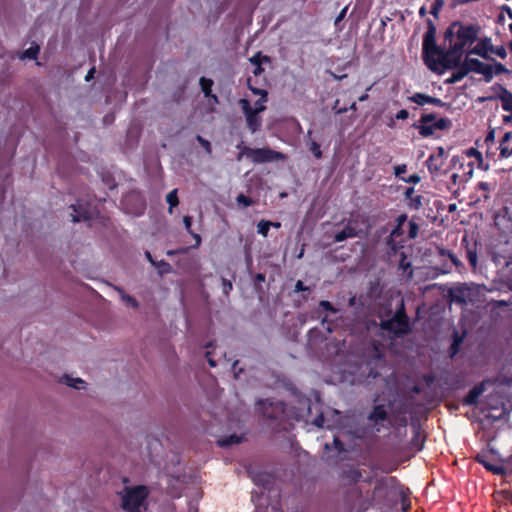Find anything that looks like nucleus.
I'll use <instances>...</instances> for the list:
<instances>
[{
    "label": "nucleus",
    "instance_id": "f257e3e1",
    "mask_svg": "<svg viewBox=\"0 0 512 512\" xmlns=\"http://www.w3.org/2000/svg\"><path fill=\"white\" fill-rule=\"evenodd\" d=\"M292 394L298 404L293 415H290L282 401L260 400L257 403L267 425L275 432L288 430L291 426V419L300 420L311 414V400L297 392L295 388L292 390Z\"/></svg>",
    "mask_w": 512,
    "mask_h": 512
},
{
    "label": "nucleus",
    "instance_id": "f03ea898",
    "mask_svg": "<svg viewBox=\"0 0 512 512\" xmlns=\"http://www.w3.org/2000/svg\"><path fill=\"white\" fill-rule=\"evenodd\" d=\"M427 30L423 36L422 58L425 65L433 72L439 71V66L443 69H454L462 65L464 50L452 52V46L447 49L438 46L436 43L437 28L433 20L426 19Z\"/></svg>",
    "mask_w": 512,
    "mask_h": 512
},
{
    "label": "nucleus",
    "instance_id": "7ed1b4c3",
    "mask_svg": "<svg viewBox=\"0 0 512 512\" xmlns=\"http://www.w3.org/2000/svg\"><path fill=\"white\" fill-rule=\"evenodd\" d=\"M379 327L395 337H401L411 332L410 319L407 316L403 299L399 301L396 310L391 317L380 321Z\"/></svg>",
    "mask_w": 512,
    "mask_h": 512
},
{
    "label": "nucleus",
    "instance_id": "20e7f679",
    "mask_svg": "<svg viewBox=\"0 0 512 512\" xmlns=\"http://www.w3.org/2000/svg\"><path fill=\"white\" fill-rule=\"evenodd\" d=\"M447 158L448 154L443 147H437L435 151L429 155L428 159L426 160V166L433 178L445 175L450 168H456L457 166L461 168L464 164L463 157L453 156L450 161V165L447 167Z\"/></svg>",
    "mask_w": 512,
    "mask_h": 512
},
{
    "label": "nucleus",
    "instance_id": "39448f33",
    "mask_svg": "<svg viewBox=\"0 0 512 512\" xmlns=\"http://www.w3.org/2000/svg\"><path fill=\"white\" fill-rule=\"evenodd\" d=\"M237 149L240 150L239 154L237 155L238 161H241L243 156L249 158L254 164H262L279 160L282 161L286 159L285 154L272 150L268 147L251 148L245 146L243 142H241L237 145Z\"/></svg>",
    "mask_w": 512,
    "mask_h": 512
},
{
    "label": "nucleus",
    "instance_id": "423d86ee",
    "mask_svg": "<svg viewBox=\"0 0 512 512\" xmlns=\"http://www.w3.org/2000/svg\"><path fill=\"white\" fill-rule=\"evenodd\" d=\"M122 497V508L125 512H143L149 490L144 485L126 487Z\"/></svg>",
    "mask_w": 512,
    "mask_h": 512
},
{
    "label": "nucleus",
    "instance_id": "0eeeda50",
    "mask_svg": "<svg viewBox=\"0 0 512 512\" xmlns=\"http://www.w3.org/2000/svg\"><path fill=\"white\" fill-rule=\"evenodd\" d=\"M453 27H458L456 41L452 46V52L465 50L467 46L472 45L480 33V26L477 24H465L461 21H453Z\"/></svg>",
    "mask_w": 512,
    "mask_h": 512
},
{
    "label": "nucleus",
    "instance_id": "6e6552de",
    "mask_svg": "<svg viewBox=\"0 0 512 512\" xmlns=\"http://www.w3.org/2000/svg\"><path fill=\"white\" fill-rule=\"evenodd\" d=\"M464 64L468 70V73L474 72L484 76L486 82H490L493 79V68L490 64H485L476 58H470L466 56Z\"/></svg>",
    "mask_w": 512,
    "mask_h": 512
},
{
    "label": "nucleus",
    "instance_id": "1a4fd4ad",
    "mask_svg": "<svg viewBox=\"0 0 512 512\" xmlns=\"http://www.w3.org/2000/svg\"><path fill=\"white\" fill-rule=\"evenodd\" d=\"M241 109L246 117L247 127L252 133H255L261 128L262 120L257 111H253V107L247 99L239 101Z\"/></svg>",
    "mask_w": 512,
    "mask_h": 512
},
{
    "label": "nucleus",
    "instance_id": "9d476101",
    "mask_svg": "<svg viewBox=\"0 0 512 512\" xmlns=\"http://www.w3.org/2000/svg\"><path fill=\"white\" fill-rule=\"evenodd\" d=\"M408 100L416 103L419 106H424L426 104H431L437 107H446L448 104L444 101H442L440 98H436L433 96H430L428 94L417 92L413 94L412 96L408 97Z\"/></svg>",
    "mask_w": 512,
    "mask_h": 512
},
{
    "label": "nucleus",
    "instance_id": "9b49d317",
    "mask_svg": "<svg viewBox=\"0 0 512 512\" xmlns=\"http://www.w3.org/2000/svg\"><path fill=\"white\" fill-rule=\"evenodd\" d=\"M492 50H493V44H492V41H491V38L489 37H484L482 39H480L478 41V43L471 49L467 52V54H475V55H478L480 56L481 58L483 59H491L490 56L488 55L489 52L492 53Z\"/></svg>",
    "mask_w": 512,
    "mask_h": 512
},
{
    "label": "nucleus",
    "instance_id": "f8f14e48",
    "mask_svg": "<svg viewBox=\"0 0 512 512\" xmlns=\"http://www.w3.org/2000/svg\"><path fill=\"white\" fill-rule=\"evenodd\" d=\"M488 380H483L482 382L476 384L473 388H471L468 392V394L463 399V405L466 406H473L477 405L479 397L485 392L486 390V383Z\"/></svg>",
    "mask_w": 512,
    "mask_h": 512
},
{
    "label": "nucleus",
    "instance_id": "ddd939ff",
    "mask_svg": "<svg viewBox=\"0 0 512 512\" xmlns=\"http://www.w3.org/2000/svg\"><path fill=\"white\" fill-rule=\"evenodd\" d=\"M325 311V312H330V313H333V314H336L338 313V309L335 308L332 303H330L329 301L327 300H321L318 304V307L312 311L311 313V318L312 319H321V322L322 324H324L325 322H327V315L323 316L322 317V312Z\"/></svg>",
    "mask_w": 512,
    "mask_h": 512
},
{
    "label": "nucleus",
    "instance_id": "4468645a",
    "mask_svg": "<svg viewBox=\"0 0 512 512\" xmlns=\"http://www.w3.org/2000/svg\"><path fill=\"white\" fill-rule=\"evenodd\" d=\"M71 208L74 212V214H72L73 222L87 221L92 218L91 210L87 206L82 205L80 201H77L76 204H72Z\"/></svg>",
    "mask_w": 512,
    "mask_h": 512
},
{
    "label": "nucleus",
    "instance_id": "2eb2a0df",
    "mask_svg": "<svg viewBox=\"0 0 512 512\" xmlns=\"http://www.w3.org/2000/svg\"><path fill=\"white\" fill-rule=\"evenodd\" d=\"M468 288L465 284H461L455 288H451L449 290V297L451 302H454L456 304L460 305H466L467 304V294H468Z\"/></svg>",
    "mask_w": 512,
    "mask_h": 512
},
{
    "label": "nucleus",
    "instance_id": "dca6fc26",
    "mask_svg": "<svg viewBox=\"0 0 512 512\" xmlns=\"http://www.w3.org/2000/svg\"><path fill=\"white\" fill-rule=\"evenodd\" d=\"M464 243L466 244L465 245L466 258H467L469 264L471 265V267L476 268L477 264H478L477 243L474 242L473 244L470 245L466 237H464L462 239V244H464Z\"/></svg>",
    "mask_w": 512,
    "mask_h": 512
},
{
    "label": "nucleus",
    "instance_id": "f3484780",
    "mask_svg": "<svg viewBox=\"0 0 512 512\" xmlns=\"http://www.w3.org/2000/svg\"><path fill=\"white\" fill-rule=\"evenodd\" d=\"M414 192L413 187H408L404 192V196L408 200L409 208L418 210L422 206L423 197L421 195H414Z\"/></svg>",
    "mask_w": 512,
    "mask_h": 512
},
{
    "label": "nucleus",
    "instance_id": "a211bd4d",
    "mask_svg": "<svg viewBox=\"0 0 512 512\" xmlns=\"http://www.w3.org/2000/svg\"><path fill=\"white\" fill-rule=\"evenodd\" d=\"M199 84L205 97L212 99L214 103L219 102L217 95L212 93V86L214 84L212 79L201 77L199 79Z\"/></svg>",
    "mask_w": 512,
    "mask_h": 512
},
{
    "label": "nucleus",
    "instance_id": "6ab92c4d",
    "mask_svg": "<svg viewBox=\"0 0 512 512\" xmlns=\"http://www.w3.org/2000/svg\"><path fill=\"white\" fill-rule=\"evenodd\" d=\"M388 419V413L383 405H376L368 415V420L374 423L386 421Z\"/></svg>",
    "mask_w": 512,
    "mask_h": 512
},
{
    "label": "nucleus",
    "instance_id": "aec40b11",
    "mask_svg": "<svg viewBox=\"0 0 512 512\" xmlns=\"http://www.w3.org/2000/svg\"><path fill=\"white\" fill-rule=\"evenodd\" d=\"M512 139V131L504 134L500 141L498 149L500 150V158H508L512 155V147L509 145V141Z\"/></svg>",
    "mask_w": 512,
    "mask_h": 512
},
{
    "label": "nucleus",
    "instance_id": "412c9836",
    "mask_svg": "<svg viewBox=\"0 0 512 512\" xmlns=\"http://www.w3.org/2000/svg\"><path fill=\"white\" fill-rule=\"evenodd\" d=\"M385 245L387 247V250H388V254L389 255H395L397 254V252L403 248V240L402 239H399L395 236H392V234H390L387 238H386V241H385Z\"/></svg>",
    "mask_w": 512,
    "mask_h": 512
},
{
    "label": "nucleus",
    "instance_id": "4be33fe9",
    "mask_svg": "<svg viewBox=\"0 0 512 512\" xmlns=\"http://www.w3.org/2000/svg\"><path fill=\"white\" fill-rule=\"evenodd\" d=\"M455 69L457 70L453 72L448 79H446V84H455L461 81L468 74V70L464 62L462 63V65L456 67Z\"/></svg>",
    "mask_w": 512,
    "mask_h": 512
},
{
    "label": "nucleus",
    "instance_id": "5701e85b",
    "mask_svg": "<svg viewBox=\"0 0 512 512\" xmlns=\"http://www.w3.org/2000/svg\"><path fill=\"white\" fill-rule=\"evenodd\" d=\"M412 127L417 129L419 131V134L423 138H428V137L432 136L434 134V131L437 130V128L434 127V122L431 124L430 123H428V124L413 123Z\"/></svg>",
    "mask_w": 512,
    "mask_h": 512
},
{
    "label": "nucleus",
    "instance_id": "b1692460",
    "mask_svg": "<svg viewBox=\"0 0 512 512\" xmlns=\"http://www.w3.org/2000/svg\"><path fill=\"white\" fill-rule=\"evenodd\" d=\"M132 199H135L136 202H137L136 203V207L132 211V213H134L136 215L142 214L143 211L145 210L146 205H145V202L140 197H138L137 195L130 194V195L125 196L123 201H122V204H126L127 202H129Z\"/></svg>",
    "mask_w": 512,
    "mask_h": 512
},
{
    "label": "nucleus",
    "instance_id": "393cba45",
    "mask_svg": "<svg viewBox=\"0 0 512 512\" xmlns=\"http://www.w3.org/2000/svg\"><path fill=\"white\" fill-rule=\"evenodd\" d=\"M396 225L390 232L392 236L402 239L401 237L404 235L403 225L407 221V215L401 214L396 218Z\"/></svg>",
    "mask_w": 512,
    "mask_h": 512
},
{
    "label": "nucleus",
    "instance_id": "a878e982",
    "mask_svg": "<svg viewBox=\"0 0 512 512\" xmlns=\"http://www.w3.org/2000/svg\"><path fill=\"white\" fill-rule=\"evenodd\" d=\"M62 380L67 386L73 387L75 389H83V388H85V385H86V382L84 380H82L81 378H73L67 374H65L62 377Z\"/></svg>",
    "mask_w": 512,
    "mask_h": 512
},
{
    "label": "nucleus",
    "instance_id": "bb28decb",
    "mask_svg": "<svg viewBox=\"0 0 512 512\" xmlns=\"http://www.w3.org/2000/svg\"><path fill=\"white\" fill-rule=\"evenodd\" d=\"M476 460L478 463L482 464L488 471L493 472L496 475H501L504 473V469L501 466H495L484 459L483 456L477 455Z\"/></svg>",
    "mask_w": 512,
    "mask_h": 512
},
{
    "label": "nucleus",
    "instance_id": "cd10ccee",
    "mask_svg": "<svg viewBox=\"0 0 512 512\" xmlns=\"http://www.w3.org/2000/svg\"><path fill=\"white\" fill-rule=\"evenodd\" d=\"M462 342L463 336L459 335L458 332L454 331L453 342L449 349L451 357L455 356L459 352L460 345L462 344Z\"/></svg>",
    "mask_w": 512,
    "mask_h": 512
},
{
    "label": "nucleus",
    "instance_id": "c85d7f7f",
    "mask_svg": "<svg viewBox=\"0 0 512 512\" xmlns=\"http://www.w3.org/2000/svg\"><path fill=\"white\" fill-rule=\"evenodd\" d=\"M117 291L119 292V294L121 295V299L122 301L129 307H132V308H138L139 306V303L138 301L125 293V291L122 289V288H117Z\"/></svg>",
    "mask_w": 512,
    "mask_h": 512
},
{
    "label": "nucleus",
    "instance_id": "c756f323",
    "mask_svg": "<svg viewBox=\"0 0 512 512\" xmlns=\"http://www.w3.org/2000/svg\"><path fill=\"white\" fill-rule=\"evenodd\" d=\"M177 192H178L177 189H173L166 196V201L169 204V213H172L173 208H175L179 204Z\"/></svg>",
    "mask_w": 512,
    "mask_h": 512
},
{
    "label": "nucleus",
    "instance_id": "7c9ffc66",
    "mask_svg": "<svg viewBox=\"0 0 512 512\" xmlns=\"http://www.w3.org/2000/svg\"><path fill=\"white\" fill-rule=\"evenodd\" d=\"M40 52V47L37 44H32L28 49H26L22 55L21 58H28V59H37L38 54Z\"/></svg>",
    "mask_w": 512,
    "mask_h": 512
},
{
    "label": "nucleus",
    "instance_id": "2f4dec72",
    "mask_svg": "<svg viewBox=\"0 0 512 512\" xmlns=\"http://www.w3.org/2000/svg\"><path fill=\"white\" fill-rule=\"evenodd\" d=\"M324 448L326 451L335 448L339 454L345 451L344 444L338 437H334L332 444L326 443Z\"/></svg>",
    "mask_w": 512,
    "mask_h": 512
},
{
    "label": "nucleus",
    "instance_id": "473e14b6",
    "mask_svg": "<svg viewBox=\"0 0 512 512\" xmlns=\"http://www.w3.org/2000/svg\"><path fill=\"white\" fill-rule=\"evenodd\" d=\"M273 222L268 220H260L257 224V232L262 236L266 237L269 233L270 227H272Z\"/></svg>",
    "mask_w": 512,
    "mask_h": 512
},
{
    "label": "nucleus",
    "instance_id": "72a5a7b5",
    "mask_svg": "<svg viewBox=\"0 0 512 512\" xmlns=\"http://www.w3.org/2000/svg\"><path fill=\"white\" fill-rule=\"evenodd\" d=\"M252 480L255 484L257 485H261L263 487H267L268 484L270 483L269 481V475L266 474V473H259V474H256V475H252Z\"/></svg>",
    "mask_w": 512,
    "mask_h": 512
},
{
    "label": "nucleus",
    "instance_id": "f704fd0d",
    "mask_svg": "<svg viewBox=\"0 0 512 512\" xmlns=\"http://www.w3.org/2000/svg\"><path fill=\"white\" fill-rule=\"evenodd\" d=\"M458 27H453V22L444 32V40L449 42V45L454 44L453 39L456 38Z\"/></svg>",
    "mask_w": 512,
    "mask_h": 512
},
{
    "label": "nucleus",
    "instance_id": "c9c22d12",
    "mask_svg": "<svg viewBox=\"0 0 512 512\" xmlns=\"http://www.w3.org/2000/svg\"><path fill=\"white\" fill-rule=\"evenodd\" d=\"M392 315H393V313H392V308H391L390 303L382 305L377 312V316H378V318H380V321L382 319H388Z\"/></svg>",
    "mask_w": 512,
    "mask_h": 512
},
{
    "label": "nucleus",
    "instance_id": "e433bc0d",
    "mask_svg": "<svg viewBox=\"0 0 512 512\" xmlns=\"http://www.w3.org/2000/svg\"><path fill=\"white\" fill-rule=\"evenodd\" d=\"M241 442V438L237 435H230L229 437L223 438L218 441L219 446L227 447L233 444H239Z\"/></svg>",
    "mask_w": 512,
    "mask_h": 512
},
{
    "label": "nucleus",
    "instance_id": "4c0bfd02",
    "mask_svg": "<svg viewBox=\"0 0 512 512\" xmlns=\"http://www.w3.org/2000/svg\"><path fill=\"white\" fill-rule=\"evenodd\" d=\"M452 122L449 118L443 117L434 122V127L437 128V130H447L451 128Z\"/></svg>",
    "mask_w": 512,
    "mask_h": 512
},
{
    "label": "nucleus",
    "instance_id": "58836bf2",
    "mask_svg": "<svg viewBox=\"0 0 512 512\" xmlns=\"http://www.w3.org/2000/svg\"><path fill=\"white\" fill-rule=\"evenodd\" d=\"M268 100V93H263L262 96L255 102V108H253V111H257L258 113L263 112L266 107L265 103Z\"/></svg>",
    "mask_w": 512,
    "mask_h": 512
},
{
    "label": "nucleus",
    "instance_id": "ea45409f",
    "mask_svg": "<svg viewBox=\"0 0 512 512\" xmlns=\"http://www.w3.org/2000/svg\"><path fill=\"white\" fill-rule=\"evenodd\" d=\"M492 68H493V76L511 73V70H509L504 64H502L500 62H495L494 65L492 66Z\"/></svg>",
    "mask_w": 512,
    "mask_h": 512
},
{
    "label": "nucleus",
    "instance_id": "a19ab883",
    "mask_svg": "<svg viewBox=\"0 0 512 512\" xmlns=\"http://www.w3.org/2000/svg\"><path fill=\"white\" fill-rule=\"evenodd\" d=\"M250 62L253 65H262L263 62H270V58L267 55H262L261 52H258L250 58Z\"/></svg>",
    "mask_w": 512,
    "mask_h": 512
},
{
    "label": "nucleus",
    "instance_id": "79ce46f5",
    "mask_svg": "<svg viewBox=\"0 0 512 512\" xmlns=\"http://www.w3.org/2000/svg\"><path fill=\"white\" fill-rule=\"evenodd\" d=\"M444 6V0H435L430 9V14H432L436 19L439 17V12Z\"/></svg>",
    "mask_w": 512,
    "mask_h": 512
},
{
    "label": "nucleus",
    "instance_id": "37998d69",
    "mask_svg": "<svg viewBox=\"0 0 512 512\" xmlns=\"http://www.w3.org/2000/svg\"><path fill=\"white\" fill-rule=\"evenodd\" d=\"M436 121V114L435 113H426V114H422L420 119L418 120L417 123L419 124H428V123H433Z\"/></svg>",
    "mask_w": 512,
    "mask_h": 512
},
{
    "label": "nucleus",
    "instance_id": "c03bdc74",
    "mask_svg": "<svg viewBox=\"0 0 512 512\" xmlns=\"http://www.w3.org/2000/svg\"><path fill=\"white\" fill-rule=\"evenodd\" d=\"M408 226H409L408 237L410 239L416 238L418 235V231H419L418 224L414 221H409Z\"/></svg>",
    "mask_w": 512,
    "mask_h": 512
},
{
    "label": "nucleus",
    "instance_id": "a18cd8bd",
    "mask_svg": "<svg viewBox=\"0 0 512 512\" xmlns=\"http://www.w3.org/2000/svg\"><path fill=\"white\" fill-rule=\"evenodd\" d=\"M440 254L442 256H448L449 259L451 260V262L456 266V267H459L461 265V262L460 260L457 258V256L453 253H451L450 251L448 250H444V249H441L440 250Z\"/></svg>",
    "mask_w": 512,
    "mask_h": 512
},
{
    "label": "nucleus",
    "instance_id": "49530a36",
    "mask_svg": "<svg viewBox=\"0 0 512 512\" xmlns=\"http://www.w3.org/2000/svg\"><path fill=\"white\" fill-rule=\"evenodd\" d=\"M236 201H237L238 204H241L244 207H249V206H251L253 204V200L250 197H248V196H246L244 194H239L236 197Z\"/></svg>",
    "mask_w": 512,
    "mask_h": 512
},
{
    "label": "nucleus",
    "instance_id": "de8ad7c7",
    "mask_svg": "<svg viewBox=\"0 0 512 512\" xmlns=\"http://www.w3.org/2000/svg\"><path fill=\"white\" fill-rule=\"evenodd\" d=\"M196 140L205 149L208 154L212 153L211 143L200 135H197Z\"/></svg>",
    "mask_w": 512,
    "mask_h": 512
},
{
    "label": "nucleus",
    "instance_id": "09e8293b",
    "mask_svg": "<svg viewBox=\"0 0 512 512\" xmlns=\"http://www.w3.org/2000/svg\"><path fill=\"white\" fill-rule=\"evenodd\" d=\"M310 151L316 159L322 158V151L320 145L316 141H312L310 144Z\"/></svg>",
    "mask_w": 512,
    "mask_h": 512
},
{
    "label": "nucleus",
    "instance_id": "8fccbe9b",
    "mask_svg": "<svg viewBox=\"0 0 512 512\" xmlns=\"http://www.w3.org/2000/svg\"><path fill=\"white\" fill-rule=\"evenodd\" d=\"M154 267L161 268V270L159 271V273L161 275L165 274V273H168L171 270L170 264L168 262L164 261V260L157 261V264L154 265Z\"/></svg>",
    "mask_w": 512,
    "mask_h": 512
},
{
    "label": "nucleus",
    "instance_id": "3c124183",
    "mask_svg": "<svg viewBox=\"0 0 512 512\" xmlns=\"http://www.w3.org/2000/svg\"><path fill=\"white\" fill-rule=\"evenodd\" d=\"M251 78H248L247 79V86H248V89L254 94V95H259L260 97L262 96L263 93H268L265 89H261V88H258V87H255L252 85L251 83Z\"/></svg>",
    "mask_w": 512,
    "mask_h": 512
},
{
    "label": "nucleus",
    "instance_id": "603ef678",
    "mask_svg": "<svg viewBox=\"0 0 512 512\" xmlns=\"http://www.w3.org/2000/svg\"><path fill=\"white\" fill-rule=\"evenodd\" d=\"M477 190L484 192L483 197L485 199L489 198V195L487 194V192L490 191V184L488 182H484V181L479 182L477 184Z\"/></svg>",
    "mask_w": 512,
    "mask_h": 512
},
{
    "label": "nucleus",
    "instance_id": "864d4df0",
    "mask_svg": "<svg viewBox=\"0 0 512 512\" xmlns=\"http://www.w3.org/2000/svg\"><path fill=\"white\" fill-rule=\"evenodd\" d=\"M348 238H354L358 236V231L355 227L351 226L350 223H348L345 228L343 229Z\"/></svg>",
    "mask_w": 512,
    "mask_h": 512
},
{
    "label": "nucleus",
    "instance_id": "5fc2aeb1",
    "mask_svg": "<svg viewBox=\"0 0 512 512\" xmlns=\"http://www.w3.org/2000/svg\"><path fill=\"white\" fill-rule=\"evenodd\" d=\"M492 53L496 54L501 59H505L507 57V51H506L505 47L502 45L497 46V47L493 46Z\"/></svg>",
    "mask_w": 512,
    "mask_h": 512
},
{
    "label": "nucleus",
    "instance_id": "6e6d98bb",
    "mask_svg": "<svg viewBox=\"0 0 512 512\" xmlns=\"http://www.w3.org/2000/svg\"><path fill=\"white\" fill-rule=\"evenodd\" d=\"M401 180L405 183L418 184L421 181V177L418 174H412L409 177H401Z\"/></svg>",
    "mask_w": 512,
    "mask_h": 512
},
{
    "label": "nucleus",
    "instance_id": "4d7b16f0",
    "mask_svg": "<svg viewBox=\"0 0 512 512\" xmlns=\"http://www.w3.org/2000/svg\"><path fill=\"white\" fill-rule=\"evenodd\" d=\"M294 292H310V288L303 281L298 280L294 287Z\"/></svg>",
    "mask_w": 512,
    "mask_h": 512
},
{
    "label": "nucleus",
    "instance_id": "13d9d810",
    "mask_svg": "<svg viewBox=\"0 0 512 512\" xmlns=\"http://www.w3.org/2000/svg\"><path fill=\"white\" fill-rule=\"evenodd\" d=\"M407 166L406 164L397 165L394 167V175L396 177H399L401 179L402 174L406 173Z\"/></svg>",
    "mask_w": 512,
    "mask_h": 512
},
{
    "label": "nucleus",
    "instance_id": "bf43d9fd",
    "mask_svg": "<svg viewBox=\"0 0 512 512\" xmlns=\"http://www.w3.org/2000/svg\"><path fill=\"white\" fill-rule=\"evenodd\" d=\"M222 287H223V293L226 294V295H228L229 292L233 288L231 281H229V280H227L225 278H222Z\"/></svg>",
    "mask_w": 512,
    "mask_h": 512
},
{
    "label": "nucleus",
    "instance_id": "052dcab7",
    "mask_svg": "<svg viewBox=\"0 0 512 512\" xmlns=\"http://www.w3.org/2000/svg\"><path fill=\"white\" fill-rule=\"evenodd\" d=\"M422 379L428 387L435 382V376L432 373L424 374Z\"/></svg>",
    "mask_w": 512,
    "mask_h": 512
},
{
    "label": "nucleus",
    "instance_id": "680f3d73",
    "mask_svg": "<svg viewBox=\"0 0 512 512\" xmlns=\"http://www.w3.org/2000/svg\"><path fill=\"white\" fill-rule=\"evenodd\" d=\"M409 117V113L406 109H401L395 114V119L406 120Z\"/></svg>",
    "mask_w": 512,
    "mask_h": 512
},
{
    "label": "nucleus",
    "instance_id": "e2e57ef3",
    "mask_svg": "<svg viewBox=\"0 0 512 512\" xmlns=\"http://www.w3.org/2000/svg\"><path fill=\"white\" fill-rule=\"evenodd\" d=\"M348 239V236L346 235V233L344 232V230H341L339 232H337L334 236V241L335 242H342L344 240Z\"/></svg>",
    "mask_w": 512,
    "mask_h": 512
},
{
    "label": "nucleus",
    "instance_id": "0e129e2a",
    "mask_svg": "<svg viewBox=\"0 0 512 512\" xmlns=\"http://www.w3.org/2000/svg\"><path fill=\"white\" fill-rule=\"evenodd\" d=\"M183 222H184V225H185V228H186L187 232L192 234V230H191V227H192V217L184 216Z\"/></svg>",
    "mask_w": 512,
    "mask_h": 512
},
{
    "label": "nucleus",
    "instance_id": "69168bd1",
    "mask_svg": "<svg viewBox=\"0 0 512 512\" xmlns=\"http://www.w3.org/2000/svg\"><path fill=\"white\" fill-rule=\"evenodd\" d=\"M313 424L319 428L323 427L324 425V416L322 413L317 415L315 419L313 420Z\"/></svg>",
    "mask_w": 512,
    "mask_h": 512
},
{
    "label": "nucleus",
    "instance_id": "338daca9",
    "mask_svg": "<svg viewBox=\"0 0 512 512\" xmlns=\"http://www.w3.org/2000/svg\"><path fill=\"white\" fill-rule=\"evenodd\" d=\"M347 9H348L347 7H344L341 10V12L338 14V16L335 19V22H334L335 25H338V23L341 22L344 19V17L346 16V13H347Z\"/></svg>",
    "mask_w": 512,
    "mask_h": 512
},
{
    "label": "nucleus",
    "instance_id": "774afa93",
    "mask_svg": "<svg viewBox=\"0 0 512 512\" xmlns=\"http://www.w3.org/2000/svg\"><path fill=\"white\" fill-rule=\"evenodd\" d=\"M501 11L505 12L507 14V16L509 17V19L512 20V8L510 6H508V5L501 6Z\"/></svg>",
    "mask_w": 512,
    "mask_h": 512
}]
</instances>
